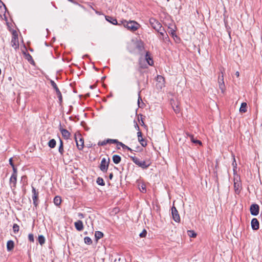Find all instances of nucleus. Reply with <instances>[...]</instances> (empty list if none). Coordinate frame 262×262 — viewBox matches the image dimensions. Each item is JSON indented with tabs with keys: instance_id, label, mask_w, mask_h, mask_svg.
Listing matches in <instances>:
<instances>
[{
	"instance_id": "nucleus-1",
	"label": "nucleus",
	"mask_w": 262,
	"mask_h": 262,
	"mask_svg": "<svg viewBox=\"0 0 262 262\" xmlns=\"http://www.w3.org/2000/svg\"><path fill=\"white\" fill-rule=\"evenodd\" d=\"M121 25H123L124 27L128 30L134 32L138 30L140 27V25L135 21H127L125 20L120 21Z\"/></svg>"
},
{
	"instance_id": "nucleus-2",
	"label": "nucleus",
	"mask_w": 262,
	"mask_h": 262,
	"mask_svg": "<svg viewBox=\"0 0 262 262\" xmlns=\"http://www.w3.org/2000/svg\"><path fill=\"white\" fill-rule=\"evenodd\" d=\"M130 158L136 165L143 169H147L150 165V163L148 161H140L139 158L135 156H130Z\"/></svg>"
},
{
	"instance_id": "nucleus-3",
	"label": "nucleus",
	"mask_w": 262,
	"mask_h": 262,
	"mask_svg": "<svg viewBox=\"0 0 262 262\" xmlns=\"http://www.w3.org/2000/svg\"><path fill=\"white\" fill-rule=\"evenodd\" d=\"M32 187L33 204L36 209L39 204V192L33 186Z\"/></svg>"
},
{
	"instance_id": "nucleus-4",
	"label": "nucleus",
	"mask_w": 262,
	"mask_h": 262,
	"mask_svg": "<svg viewBox=\"0 0 262 262\" xmlns=\"http://www.w3.org/2000/svg\"><path fill=\"white\" fill-rule=\"evenodd\" d=\"M50 83L53 89L55 90L56 94L58 98L59 103L60 105H61L62 103V96L61 93L60 92L59 89H58L56 83L53 80H50Z\"/></svg>"
},
{
	"instance_id": "nucleus-5",
	"label": "nucleus",
	"mask_w": 262,
	"mask_h": 262,
	"mask_svg": "<svg viewBox=\"0 0 262 262\" xmlns=\"http://www.w3.org/2000/svg\"><path fill=\"white\" fill-rule=\"evenodd\" d=\"M11 46L15 49L16 50L19 48V42L18 38V34L17 32L14 30L12 32V36L11 41Z\"/></svg>"
},
{
	"instance_id": "nucleus-6",
	"label": "nucleus",
	"mask_w": 262,
	"mask_h": 262,
	"mask_svg": "<svg viewBox=\"0 0 262 262\" xmlns=\"http://www.w3.org/2000/svg\"><path fill=\"white\" fill-rule=\"evenodd\" d=\"M149 24L151 27L154 29L157 32H159L161 30L162 25L161 23L154 18H150L149 20Z\"/></svg>"
},
{
	"instance_id": "nucleus-7",
	"label": "nucleus",
	"mask_w": 262,
	"mask_h": 262,
	"mask_svg": "<svg viewBox=\"0 0 262 262\" xmlns=\"http://www.w3.org/2000/svg\"><path fill=\"white\" fill-rule=\"evenodd\" d=\"M239 178L237 176L234 179V189L235 193L237 194H239L242 190V183L239 181Z\"/></svg>"
},
{
	"instance_id": "nucleus-8",
	"label": "nucleus",
	"mask_w": 262,
	"mask_h": 262,
	"mask_svg": "<svg viewBox=\"0 0 262 262\" xmlns=\"http://www.w3.org/2000/svg\"><path fill=\"white\" fill-rule=\"evenodd\" d=\"M110 159L108 158L107 160L105 158H103L101 160V163L99 166L100 169L103 172H106L108 169L109 163H110Z\"/></svg>"
},
{
	"instance_id": "nucleus-9",
	"label": "nucleus",
	"mask_w": 262,
	"mask_h": 262,
	"mask_svg": "<svg viewBox=\"0 0 262 262\" xmlns=\"http://www.w3.org/2000/svg\"><path fill=\"white\" fill-rule=\"evenodd\" d=\"M75 140L78 149L79 150H82L84 147V140L83 138L81 137V135L78 134V136H77V135L75 134Z\"/></svg>"
},
{
	"instance_id": "nucleus-10",
	"label": "nucleus",
	"mask_w": 262,
	"mask_h": 262,
	"mask_svg": "<svg viewBox=\"0 0 262 262\" xmlns=\"http://www.w3.org/2000/svg\"><path fill=\"white\" fill-rule=\"evenodd\" d=\"M218 83L220 89L221 90L222 93H224L226 87L224 83V74L223 72H221V74L219 75L218 77Z\"/></svg>"
},
{
	"instance_id": "nucleus-11",
	"label": "nucleus",
	"mask_w": 262,
	"mask_h": 262,
	"mask_svg": "<svg viewBox=\"0 0 262 262\" xmlns=\"http://www.w3.org/2000/svg\"><path fill=\"white\" fill-rule=\"evenodd\" d=\"M17 176H15L14 175H11L10 179H9V185L11 190L14 192L16 187V183H17Z\"/></svg>"
},
{
	"instance_id": "nucleus-12",
	"label": "nucleus",
	"mask_w": 262,
	"mask_h": 262,
	"mask_svg": "<svg viewBox=\"0 0 262 262\" xmlns=\"http://www.w3.org/2000/svg\"><path fill=\"white\" fill-rule=\"evenodd\" d=\"M250 211L252 215L256 216L259 213V207L256 204H253L250 206Z\"/></svg>"
},
{
	"instance_id": "nucleus-13",
	"label": "nucleus",
	"mask_w": 262,
	"mask_h": 262,
	"mask_svg": "<svg viewBox=\"0 0 262 262\" xmlns=\"http://www.w3.org/2000/svg\"><path fill=\"white\" fill-rule=\"evenodd\" d=\"M171 213L173 220L176 222H180V217L177 208L174 206L171 208Z\"/></svg>"
},
{
	"instance_id": "nucleus-14",
	"label": "nucleus",
	"mask_w": 262,
	"mask_h": 262,
	"mask_svg": "<svg viewBox=\"0 0 262 262\" xmlns=\"http://www.w3.org/2000/svg\"><path fill=\"white\" fill-rule=\"evenodd\" d=\"M251 227L253 230H256L259 229V224L258 220L256 218H253L251 221Z\"/></svg>"
},
{
	"instance_id": "nucleus-15",
	"label": "nucleus",
	"mask_w": 262,
	"mask_h": 262,
	"mask_svg": "<svg viewBox=\"0 0 262 262\" xmlns=\"http://www.w3.org/2000/svg\"><path fill=\"white\" fill-rule=\"evenodd\" d=\"M105 19L107 21L110 22V23L113 25H118L119 26L121 25V23H120V21L119 23H118L117 19L115 17L110 16H106Z\"/></svg>"
},
{
	"instance_id": "nucleus-16",
	"label": "nucleus",
	"mask_w": 262,
	"mask_h": 262,
	"mask_svg": "<svg viewBox=\"0 0 262 262\" xmlns=\"http://www.w3.org/2000/svg\"><path fill=\"white\" fill-rule=\"evenodd\" d=\"M59 130L65 139H68L70 137L71 134L67 129L60 127Z\"/></svg>"
},
{
	"instance_id": "nucleus-17",
	"label": "nucleus",
	"mask_w": 262,
	"mask_h": 262,
	"mask_svg": "<svg viewBox=\"0 0 262 262\" xmlns=\"http://www.w3.org/2000/svg\"><path fill=\"white\" fill-rule=\"evenodd\" d=\"M136 48L138 50L140 54H142L144 50V43L141 41H137Z\"/></svg>"
},
{
	"instance_id": "nucleus-18",
	"label": "nucleus",
	"mask_w": 262,
	"mask_h": 262,
	"mask_svg": "<svg viewBox=\"0 0 262 262\" xmlns=\"http://www.w3.org/2000/svg\"><path fill=\"white\" fill-rule=\"evenodd\" d=\"M75 227L76 229L79 231H82L83 229V223L81 221L78 220V221L75 222L74 223Z\"/></svg>"
},
{
	"instance_id": "nucleus-19",
	"label": "nucleus",
	"mask_w": 262,
	"mask_h": 262,
	"mask_svg": "<svg viewBox=\"0 0 262 262\" xmlns=\"http://www.w3.org/2000/svg\"><path fill=\"white\" fill-rule=\"evenodd\" d=\"M145 59H146L147 62L148 63V64L149 66L153 65L154 61H153L152 59L151 58V57L150 56L149 52H146Z\"/></svg>"
},
{
	"instance_id": "nucleus-20",
	"label": "nucleus",
	"mask_w": 262,
	"mask_h": 262,
	"mask_svg": "<svg viewBox=\"0 0 262 262\" xmlns=\"http://www.w3.org/2000/svg\"><path fill=\"white\" fill-rule=\"evenodd\" d=\"M14 247V243L13 241L10 240L7 242V249L8 251H11L12 250Z\"/></svg>"
},
{
	"instance_id": "nucleus-21",
	"label": "nucleus",
	"mask_w": 262,
	"mask_h": 262,
	"mask_svg": "<svg viewBox=\"0 0 262 262\" xmlns=\"http://www.w3.org/2000/svg\"><path fill=\"white\" fill-rule=\"evenodd\" d=\"M160 35L161 36L160 37V38L163 40H167V39H168V35L165 33V31H164V29H161V30L159 32H158Z\"/></svg>"
},
{
	"instance_id": "nucleus-22",
	"label": "nucleus",
	"mask_w": 262,
	"mask_h": 262,
	"mask_svg": "<svg viewBox=\"0 0 262 262\" xmlns=\"http://www.w3.org/2000/svg\"><path fill=\"white\" fill-rule=\"evenodd\" d=\"M104 236L103 233L99 231H97L95 233V237L96 241H98L100 238H102Z\"/></svg>"
},
{
	"instance_id": "nucleus-23",
	"label": "nucleus",
	"mask_w": 262,
	"mask_h": 262,
	"mask_svg": "<svg viewBox=\"0 0 262 262\" xmlns=\"http://www.w3.org/2000/svg\"><path fill=\"white\" fill-rule=\"evenodd\" d=\"M121 158L120 156L117 155H115L113 156V161L115 164H119L121 162Z\"/></svg>"
},
{
	"instance_id": "nucleus-24",
	"label": "nucleus",
	"mask_w": 262,
	"mask_h": 262,
	"mask_svg": "<svg viewBox=\"0 0 262 262\" xmlns=\"http://www.w3.org/2000/svg\"><path fill=\"white\" fill-rule=\"evenodd\" d=\"M168 33L170 35H171L174 38V37H178L176 33V30L174 28L168 27Z\"/></svg>"
},
{
	"instance_id": "nucleus-25",
	"label": "nucleus",
	"mask_w": 262,
	"mask_h": 262,
	"mask_svg": "<svg viewBox=\"0 0 262 262\" xmlns=\"http://www.w3.org/2000/svg\"><path fill=\"white\" fill-rule=\"evenodd\" d=\"M188 136L190 137V140L192 142L195 143V144H198L199 145H202V142L200 141V140H197V139H195L194 138V136L193 135H188Z\"/></svg>"
},
{
	"instance_id": "nucleus-26",
	"label": "nucleus",
	"mask_w": 262,
	"mask_h": 262,
	"mask_svg": "<svg viewBox=\"0 0 262 262\" xmlns=\"http://www.w3.org/2000/svg\"><path fill=\"white\" fill-rule=\"evenodd\" d=\"M58 151L61 156H63L64 152L63 144L62 141L61 139H60V145L58 148Z\"/></svg>"
},
{
	"instance_id": "nucleus-27",
	"label": "nucleus",
	"mask_w": 262,
	"mask_h": 262,
	"mask_svg": "<svg viewBox=\"0 0 262 262\" xmlns=\"http://www.w3.org/2000/svg\"><path fill=\"white\" fill-rule=\"evenodd\" d=\"M239 111L241 113H245L247 112V103L246 102H243L241 104Z\"/></svg>"
},
{
	"instance_id": "nucleus-28",
	"label": "nucleus",
	"mask_w": 262,
	"mask_h": 262,
	"mask_svg": "<svg viewBox=\"0 0 262 262\" xmlns=\"http://www.w3.org/2000/svg\"><path fill=\"white\" fill-rule=\"evenodd\" d=\"M157 80L159 81V82H160V83L161 82H163L162 83H160V85H159L160 88L162 89V87H163L164 86V77L162 76L158 75L157 76Z\"/></svg>"
},
{
	"instance_id": "nucleus-29",
	"label": "nucleus",
	"mask_w": 262,
	"mask_h": 262,
	"mask_svg": "<svg viewBox=\"0 0 262 262\" xmlns=\"http://www.w3.org/2000/svg\"><path fill=\"white\" fill-rule=\"evenodd\" d=\"M56 142L54 139L50 140L48 142V146L51 148H54L56 146Z\"/></svg>"
},
{
	"instance_id": "nucleus-30",
	"label": "nucleus",
	"mask_w": 262,
	"mask_h": 262,
	"mask_svg": "<svg viewBox=\"0 0 262 262\" xmlns=\"http://www.w3.org/2000/svg\"><path fill=\"white\" fill-rule=\"evenodd\" d=\"M61 202V198L59 196H56L54 199V203L56 206L60 205Z\"/></svg>"
},
{
	"instance_id": "nucleus-31",
	"label": "nucleus",
	"mask_w": 262,
	"mask_h": 262,
	"mask_svg": "<svg viewBox=\"0 0 262 262\" xmlns=\"http://www.w3.org/2000/svg\"><path fill=\"white\" fill-rule=\"evenodd\" d=\"M138 139V141L141 145L143 147H145L147 145V143L145 140L142 137H140V139Z\"/></svg>"
},
{
	"instance_id": "nucleus-32",
	"label": "nucleus",
	"mask_w": 262,
	"mask_h": 262,
	"mask_svg": "<svg viewBox=\"0 0 262 262\" xmlns=\"http://www.w3.org/2000/svg\"><path fill=\"white\" fill-rule=\"evenodd\" d=\"M96 182L99 185H101V186H104L105 185V183H104V182L103 181V179L102 178H100V177H98L97 179Z\"/></svg>"
},
{
	"instance_id": "nucleus-33",
	"label": "nucleus",
	"mask_w": 262,
	"mask_h": 262,
	"mask_svg": "<svg viewBox=\"0 0 262 262\" xmlns=\"http://www.w3.org/2000/svg\"><path fill=\"white\" fill-rule=\"evenodd\" d=\"M38 242L39 243L42 245H43L45 242V237L42 235H39L38 236Z\"/></svg>"
},
{
	"instance_id": "nucleus-34",
	"label": "nucleus",
	"mask_w": 262,
	"mask_h": 262,
	"mask_svg": "<svg viewBox=\"0 0 262 262\" xmlns=\"http://www.w3.org/2000/svg\"><path fill=\"white\" fill-rule=\"evenodd\" d=\"M84 242L86 244L91 245L92 244V241L91 238L88 236H86L84 238Z\"/></svg>"
},
{
	"instance_id": "nucleus-35",
	"label": "nucleus",
	"mask_w": 262,
	"mask_h": 262,
	"mask_svg": "<svg viewBox=\"0 0 262 262\" xmlns=\"http://www.w3.org/2000/svg\"><path fill=\"white\" fill-rule=\"evenodd\" d=\"M19 227L17 224H14L13 226V230L14 233H16L19 231Z\"/></svg>"
},
{
	"instance_id": "nucleus-36",
	"label": "nucleus",
	"mask_w": 262,
	"mask_h": 262,
	"mask_svg": "<svg viewBox=\"0 0 262 262\" xmlns=\"http://www.w3.org/2000/svg\"><path fill=\"white\" fill-rule=\"evenodd\" d=\"M188 235L191 237H195L196 234L193 230H188L187 231Z\"/></svg>"
},
{
	"instance_id": "nucleus-37",
	"label": "nucleus",
	"mask_w": 262,
	"mask_h": 262,
	"mask_svg": "<svg viewBox=\"0 0 262 262\" xmlns=\"http://www.w3.org/2000/svg\"><path fill=\"white\" fill-rule=\"evenodd\" d=\"M118 142L117 139H106V142H108V144H116Z\"/></svg>"
},
{
	"instance_id": "nucleus-38",
	"label": "nucleus",
	"mask_w": 262,
	"mask_h": 262,
	"mask_svg": "<svg viewBox=\"0 0 262 262\" xmlns=\"http://www.w3.org/2000/svg\"><path fill=\"white\" fill-rule=\"evenodd\" d=\"M20 181L23 183V185H25L27 184V177L26 176H23L21 177Z\"/></svg>"
},
{
	"instance_id": "nucleus-39",
	"label": "nucleus",
	"mask_w": 262,
	"mask_h": 262,
	"mask_svg": "<svg viewBox=\"0 0 262 262\" xmlns=\"http://www.w3.org/2000/svg\"><path fill=\"white\" fill-rule=\"evenodd\" d=\"M172 108H173L174 112L176 114H178L180 111V108L178 105H176V106L172 105Z\"/></svg>"
},
{
	"instance_id": "nucleus-40",
	"label": "nucleus",
	"mask_w": 262,
	"mask_h": 262,
	"mask_svg": "<svg viewBox=\"0 0 262 262\" xmlns=\"http://www.w3.org/2000/svg\"><path fill=\"white\" fill-rule=\"evenodd\" d=\"M26 58L27 59L31 62V61L34 62V61L33 60V58H32V57L31 56V55L29 54V53H27L26 54Z\"/></svg>"
},
{
	"instance_id": "nucleus-41",
	"label": "nucleus",
	"mask_w": 262,
	"mask_h": 262,
	"mask_svg": "<svg viewBox=\"0 0 262 262\" xmlns=\"http://www.w3.org/2000/svg\"><path fill=\"white\" fill-rule=\"evenodd\" d=\"M140 189V190L143 192V193H145L146 192V186L144 184H142L141 187L139 188Z\"/></svg>"
},
{
	"instance_id": "nucleus-42",
	"label": "nucleus",
	"mask_w": 262,
	"mask_h": 262,
	"mask_svg": "<svg viewBox=\"0 0 262 262\" xmlns=\"http://www.w3.org/2000/svg\"><path fill=\"white\" fill-rule=\"evenodd\" d=\"M147 234V231L145 229H144L142 232L140 233L139 236L140 237H145Z\"/></svg>"
},
{
	"instance_id": "nucleus-43",
	"label": "nucleus",
	"mask_w": 262,
	"mask_h": 262,
	"mask_svg": "<svg viewBox=\"0 0 262 262\" xmlns=\"http://www.w3.org/2000/svg\"><path fill=\"white\" fill-rule=\"evenodd\" d=\"M106 144H108V142H106V140H104L103 141H99L98 143V145L99 146H104Z\"/></svg>"
},
{
	"instance_id": "nucleus-44",
	"label": "nucleus",
	"mask_w": 262,
	"mask_h": 262,
	"mask_svg": "<svg viewBox=\"0 0 262 262\" xmlns=\"http://www.w3.org/2000/svg\"><path fill=\"white\" fill-rule=\"evenodd\" d=\"M28 239L31 242H32L33 243L34 242V235L32 233H30L29 235H28Z\"/></svg>"
},
{
	"instance_id": "nucleus-45",
	"label": "nucleus",
	"mask_w": 262,
	"mask_h": 262,
	"mask_svg": "<svg viewBox=\"0 0 262 262\" xmlns=\"http://www.w3.org/2000/svg\"><path fill=\"white\" fill-rule=\"evenodd\" d=\"M13 169V172L12 175H14L15 176H17V168L14 166V167H12Z\"/></svg>"
},
{
	"instance_id": "nucleus-46",
	"label": "nucleus",
	"mask_w": 262,
	"mask_h": 262,
	"mask_svg": "<svg viewBox=\"0 0 262 262\" xmlns=\"http://www.w3.org/2000/svg\"><path fill=\"white\" fill-rule=\"evenodd\" d=\"M139 64L140 66V68H141V69H144V68H147V67L146 66H143V64H142V61H141V59H140V60L139 61Z\"/></svg>"
},
{
	"instance_id": "nucleus-47",
	"label": "nucleus",
	"mask_w": 262,
	"mask_h": 262,
	"mask_svg": "<svg viewBox=\"0 0 262 262\" xmlns=\"http://www.w3.org/2000/svg\"><path fill=\"white\" fill-rule=\"evenodd\" d=\"M123 149H127V150L130 151L132 153H133V150L130 147H129L128 146H127L126 145H124V146H123Z\"/></svg>"
},
{
	"instance_id": "nucleus-48",
	"label": "nucleus",
	"mask_w": 262,
	"mask_h": 262,
	"mask_svg": "<svg viewBox=\"0 0 262 262\" xmlns=\"http://www.w3.org/2000/svg\"><path fill=\"white\" fill-rule=\"evenodd\" d=\"M9 162V164L11 166V167H14L15 166L13 162L12 158H10Z\"/></svg>"
},
{
	"instance_id": "nucleus-49",
	"label": "nucleus",
	"mask_w": 262,
	"mask_h": 262,
	"mask_svg": "<svg viewBox=\"0 0 262 262\" xmlns=\"http://www.w3.org/2000/svg\"><path fill=\"white\" fill-rule=\"evenodd\" d=\"M116 144L117 145L121 146L122 148H123V146H124V145H125L124 144H123V143L119 141L118 140V142L116 143Z\"/></svg>"
},
{
	"instance_id": "nucleus-50",
	"label": "nucleus",
	"mask_w": 262,
	"mask_h": 262,
	"mask_svg": "<svg viewBox=\"0 0 262 262\" xmlns=\"http://www.w3.org/2000/svg\"><path fill=\"white\" fill-rule=\"evenodd\" d=\"M138 96H139V97H138V103L139 105L140 100H142L141 97L140 96V92H139Z\"/></svg>"
},
{
	"instance_id": "nucleus-51",
	"label": "nucleus",
	"mask_w": 262,
	"mask_h": 262,
	"mask_svg": "<svg viewBox=\"0 0 262 262\" xmlns=\"http://www.w3.org/2000/svg\"><path fill=\"white\" fill-rule=\"evenodd\" d=\"M137 136H138V138L140 139V137H142V133L141 132H138L137 133Z\"/></svg>"
},
{
	"instance_id": "nucleus-52",
	"label": "nucleus",
	"mask_w": 262,
	"mask_h": 262,
	"mask_svg": "<svg viewBox=\"0 0 262 262\" xmlns=\"http://www.w3.org/2000/svg\"><path fill=\"white\" fill-rule=\"evenodd\" d=\"M113 178V173L112 172L109 174V179L112 180Z\"/></svg>"
},
{
	"instance_id": "nucleus-53",
	"label": "nucleus",
	"mask_w": 262,
	"mask_h": 262,
	"mask_svg": "<svg viewBox=\"0 0 262 262\" xmlns=\"http://www.w3.org/2000/svg\"><path fill=\"white\" fill-rule=\"evenodd\" d=\"M78 216L80 217V218H83L84 217V215L82 213H78Z\"/></svg>"
},
{
	"instance_id": "nucleus-54",
	"label": "nucleus",
	"mask_w": 262,
	"mask_h": 262,
	"mask_svg": "<svg viewBox=\"0 0 262 262\" xmlns=\"http://www.w3.org/2000/svg\"><path fill=\"white\" fill-rule=\"evenodd\" d=\"M235 75L237 77H238L239 76V72L237 71L235 73Z\"/></svg>"
},
{
	"instance_id": "nucleus-55",
	"label": "nucleus",
	"mask_w": 262,
	"mask_h": 262,
	"mask_svg": "<svg viewBox=\"0 0 262 262\" xmlns=\"http://www.w3.org/2000/svg\"><path fill=\"white\" fill-rule=\"evenodd\" d=\"M136 126L138 128V129L139 130V126H138L137 123H136Z\"/></svg>"
},
{
	"instance_id": "nucleus-56",
	"label": "nucleus",
	"mask_w": 262,
	"mask_h": 262,
	"mask_svg": "<svg viewBox=\"0 0 262 262\" xmlns=\"http://www.w3.org/2000/svg\"><path fill=\"white\" fill-rule=\"evenodd\" d=\"M232 165H233V167H235V165H236V163H235V164H234V163H232Z\"/></svg>"
},
{
	"instance_id": "nucleus-57",
	"label": "nucleus",
	"mask_w": 262,
	"mask_h": 262,
	"mask_svg": "<svg viewBox=\"0 0 262 262\" xmlns=\"http://www.w3.org/2000/svg\"><path fill=\"white\" fill-rule=\"evenodd\" d=\"M232 165H233V167H235V165H236V163H235V164H234V163H232Z\"/></svg>"
},
{
	"instance_id": "nucleus-58",
	"label": "nucleus",
	"mask_w": 262,
	"mask_h": 262,
	"mask_svg": "<svg viewBox=\"0 0 262 262\" xmlns=\"http://www.w3.org/2000/svg\"><path fill=\"white\" fill-rule=\"evenodd\" d=\"M232 165H233V167H235V165H236V163H235V164H234V163H232Z\"/></svg>"
},
{
	"instance_id": "nucleus-59",
	"label": "nucleus",
	"mask_w": 262,
	"mask_h": 262,
	"mask_svg": "<svg viewBox=\"0 0 262 262\" xmlns=\"http://www.w3.org/2000/svg\"><path fill=\"white\" fill-rule=\"evenodd\" d=\"M232 165H233V167H235V165H236V163H235V164H234V163H232Z\"/></svg>"
},
{
	"instance_id": "nucleus-60",
	"label": "nucleus",
	"mask_w": 262,
	"mask_h": 262,
	"mask_svg": "<svg viewBox=\"0 0 262 262\" xmlns=\"http://www.w3.org/2000/svg\"><path fill=\"white\" fill-rule=\"evenodd\" d=\"M232 165H233V167H235V165H236V163H235V164H234V163H232Z\"/></svg>"
},
{
	"instance_id": "nucleus-61",
	"label": "nucleus",
	"mask_w": 262,
	"mask_h": 262,
	"mask_svg": "<svg viewBox=\"0 0 262 262\" xmlns=\"http://www.w3.org/2000/svg\"><path fill=\"white\" fill-rule=\"evenodd\" d=\"M130 156H134L133 155H130ZM129 157L130 158V156H129Z\"/></svg>"
},
{
	"instance_id": "nucleus-62",
	"label": "nucleus",
	"mask_w": 262,
	"mask_h": 262,
	"mask_svg": "<svg viewBox=\"0 0 262 262\" xmlns=\"http://www.w3.org/2000/svg\"><path fill=\"white\" fill-rule=\"evenodd\" d=\"M234 162H235V159H234Z\"/></svg>"
}]
</instances>
